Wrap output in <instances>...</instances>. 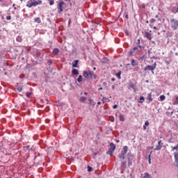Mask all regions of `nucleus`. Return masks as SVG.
<instances>
[{
	"label": "nucleus",
	"instance_id": "obj_1",
	"mask_svg": "<svg viewBox=\"0 0 178 178\" xmlns=\"http://www.w3.org/2000/svg\"><path fill=\"white\" fill-rule=\"evenodd\" d=\"M42 3V1L41 0H38L35 1V0H29L27 2L26 6L28 8H32V6H37V5H41Z\"/></svg>",
	"mask_w": 178,
	"mask_h": 178
},
{
	"label": "nucleus",
	"instance_id": "obj_2",
	"mask_svg": "<svg viewBox=\"0 0 178 178\" xmlns=\"http://www.w3.org/2000/svg\"><path fill=\"white\" fill-rule=\"evenodd\" d=\"M156 69V62H155L152 65H147L144 68V72H147V70H150L152 74H154V70Z\"/></svg>",
	"mask_w": 178,
	"mask_h": 178
},
{
	"label": "nucleus",
	"instance_id": "obj_3",
	"mask_svg": "<svg viewBox=\"0 0 178 178\" xmlns=\"http://www.w3.org/2000/svg\"><path fill=\"white\" fill-rule=\"evenodd\" d=\"M170 26H171V28L172 29V30H177V29H178V20L175 19V18H172L170 20Z\"/></svg>",
	"mask_w": 178,
	"mask_h": 178
},
{
	"label": "nucleus",
	"instance_id": "obj_4",
	"mask_svg": "<svg viewBox=\"0 0 178 178\" xmlns=\"http://www.w3.org/2000/svg\"><path fill=\"white\" fill-rule=\"evenodd\" d=\"M127 159H128V166H131V165H133V161H134V155L131 154V153H128Z\"/></svg>",
	"mask_w": 178,
	"mask_h": 178
},
{
	"label": "nucleus",
	"instance_id": "obj_5",
	"mask_svg": "<svg viewBox=\"0 0 178 178\" xmlns=\"http://www.w3.org/2000/svg\"><path fill=\"white\" fill-rule=\"evenodd\" d=\"M63 5H65V2L63 1H60L58 3V5L57 6V9H58V13L60 14L63 12Z\"/></svg>",
	"mask_w": 178,
	"mask_h": 178
},
{
	"label": "nucleus",
	"instance_id": "obj_6",
	"mask_svg": "<svg viewBox=\"0 0 178 178\" xmlns=\"http://www.w3.org/2000/svg\"><path fill=\"white\" fill-rule=\"evenodd\" d=\"M163 145V143H162V140H159L158 144L156 145V148L154 149L155 151H161V149H162Z\"/></svg>",
	"mask_w": 178,
	"mask_h": 178
},
{
	"label": "nucleus",
	"instance_id": "obj_7",
	"mask_svg": "<svg viewBox=\"0 0 178 178\" xmlns=\"http://www.w3.org/2000/svg\"><path fill=\"white\" fill-rule=\"evenodd\" d=\"M145 38H147V40H152V33H151V31L149 32L146 31L144 33Z\"/></svg>",
	"mask_w": 178,
	"mask_h": 178
},
{
	"label": "nucleus",
	"instance_id": "obj_8",
	"mask_svg": "<svg viewBox=\"0 0 178 178\" xmlns=\"http://www.w3.org/2000/svg\"><path fill=\"white\" fill-rule=\"evenodd\" d=\"M115 149H116V145H115L113 143H110V151L113 152Z\"/></svg>",
	"mask_w": 178,
	"mask_h": 178
},
{
	"label": "nucleus",
	"instance_id": "obj_9",
	"mask_svg": "<svg viewBox=\"0 0 178 178\" xmlns=\"http://www.w3.org/2000/svg\"><path fill=\"white\" fill-rule=\"evenodd\" d=\"M127 151H129V147L124 146L122 150L121 151V152L126 155V154H127Z\"/></svg>",
	"mask_w": 178,
	"mask_h": 178
},
{
	"label": "nucleus",
	"instance_id": "obj_10",
	"mask_svg": "<svg viewBox=\"0 0 178 178\" xmlns=\"http://www.w3.org/2000/svg\"><path fill=\"white\" fill-rule=\"evenodd\" d=\"M173 105H178V96L175 95V99L172 102Z\"/></svg>",
	"mask_w": 178,
	"mask_h": 178
},
{
	"label": "nucleus",
	"instance_id": "obj_11",
	"mask_svg": "<svg viewBox=\"0 0 178 178\" xmlns=\"http://www.w3.org/2000/svg\"><path fill=\"white\" fill-rule=\"evenodd\" d=\"M175 155V163H177V167L178 168V153H174Z\"/></svg>",
	"mask_w": 178,
	"mask_h": 178
},
{
	"label": "nucleus",
	"instance_id": "obj_12",
	"mask_svg": "<svg viewBox=\"0 0 178 178\" xmlns=\"http://www.w3.org/2000/svg\"><path fill=\"white\" fill-rule=\"evenodd\" d=\"M141 178H152V175H149L148 172H145L144 176Z\"/></svg>",
	"mask_w": 178,
	"mask_h": 178
},
{
	"label": "nucleus",
	"instance_id": "obj_13",
	"mask_svg": "<svg viewBox=\"0 0 178 178\" xmlns=\"http://www.w3.org/2000/svg\"><path fill=\"white\" fill-rule=\"evenodd\" d=\"M52 53H53V55L56 56V55H58V54H59V49H58V48L54 49Z\"/></svg>",
	"mask_w": 178,
	"mask_h": 178
},
{
	"label": "nucleus",
	"instance_id": "obj_14",
	"mask_svg": "<svg viewBox=\"0 0 178 178\" xmlns=\"http://www.w3.org/2000/svg\"><path fill=\"white\" fill-rule=\"evenodd\" d=\"M83 76L86 78V79H90V74L87 71H84L83 72Z\"/></svg>",
	"mask_w": 178,
	"mask_h": 178
},
{
	"label": "nucleus",
	"instance_id": "obj_15",
	"mask_svg": "<svg viewBox=\"0 0 178 178\" xmlns=\"http://www.w3.org/2000/svg\"><path fill=\"white\" fill-rule=\"evenodd\" d=\"M131 65L132 66H137V65H138V63L137 62V60H134V59H131Z\"/></svg>",
	"mask_w": 178,
	"mask_h": 178
},
{
	"label": "nucleus",
	"instance_id": "obj_16",
	"mask_svg": "<svg viewBox=\"0 0 178 178\" xmlns=\"http://www.w3.org/2000/svg\"><path fill=\"white\" fill-rule=\"evenodd\" d=\"M172 13H178V6L172 8Z\"/></svg>",
	"mask_w": 178,
	"mask_h": 178
},
{
	"label": "nucleus",
	"instance_id": "obj_17",
	"mask_svg": "<svg viewBox=\"0 0 178 178\" xmlns=\"http://www.w3.org/2000/svg\"><path fill=\"white\" fill-rule=\"evenodd\" d=\"M23 148L25 152H28V151H30V149H31V147H30V145L24 146Z\"/></svg>",
	"mask_w": 178,
	"mask_h": 178
},
{
	"label": "nucleus",
	"instance_id": "obj_18",
	"mask_svg": "<svg viewBox=\"0 0 178 178\" xmlns=\"http://www.w3.org/2000/svg\"><path fill=\"white\" fill-rule=\"evenodd\" d=\"M87 101V97H85L84 96H82L79 98V102H86Z\"/></svg>",
	"mask_w": 178,
	"mask_h": 178
},
{
	"label": "nucleus",
	"instance_id": "obj_19",
	"mask_svg": "<svg viewBox=\"0 0 178 178\" xmlns=\"http://www.w3.org/2000/svg\"><path fill=\"white\" fill-rule=\"evenodd\" d=\"M125 155H126V154H124V153H122V152H121V153L118 154V158H119L120 159H124V156H125Z\"/></svg>",
	"mask_w": 178,
	"mask_h": 178
},
{
	"label": "nucleus",
	"instance_id": "obj_20",
	"mask_svg": "<svg viewBox=\"0 0 178 178\" xmlns=\"http://www.w3.org/2000/svg\"><path fill=\"white\" fill-rule=\"evenodd\" d=\"M147 99L149 102H152V95L151 93L147 94Z\"/></svg>",
	"mask_w": 178,
	"mask_h": 178
},
{
	"label": "nucleus",
	"instance_id": "obj_21",
	"mask_svg": "<svg viewBox=\"0 0 178 178\" xmlns=\"http://www.w3.org/2000/svg\"><path fill=\"white\" fill-rule=\"evenodd\" d=\"M72 73L74 74V76H77V74H79V70L76 69H73Z\"/></svg>",
	"mask_w": 178,
	"mask_h": 178
},
{
	"label": "nucleus",
	"instance_id": "obj_22",
	"mask_svg": "<svg viewBox=\"0 0 178 178\" xmlns=\"http://www.w3.org/2000/svg\"><path fill=\"white\" fill-rule=\"evenodd\" d=\"M129 88H132L133 90H134V91H136V86L134 85L133 83H129Z\"/></svg>",
	"mask_w": 178,
	"mask_h": 178
},
{
	"label": "nucleus",
	"instance_id": "obj_23",
	"mask_svg": "<svg viewBox=\"0 0 178 178\" xmlns=\"http://www.w3.org/2000/svg\"><path fill=\"white\" fill-rule=\"evenodd\" d=\"M88 73H89V77H90V79H92V77L95 76V74H94V72H92V71H89Z\"/></svg>",
	"mask_w": 178,
	"mask_h": 178
},
{
	"label": "nucleus",
	"instance_id": "obj_24",
	"mask_svg": "<svg viewBox=\"0 0 178 178\" xmlns=\"http://www.w3.org/2000/svg\"><path fill=\"white\" fill-rule=\"evenodd\" d=\"M78 63H79V60H75L74 63H72V67H77Z\"/></svg>",
	"mask_w": 178,
	"mask_h": 178
},
{
	"label": "nucleus",
	"instance_id": "obj_25",
	"mask_svg": "<svg viewBox=\"0 0 178 178\" xmlns=\"http://www.w3.org/2000/svg\"><path fill=\"white\" fill-rule=\"evenodd\" d=\"M143 102H144V97L140 96V98H139L138 103L139 104H143Z\"/></svg>",
	"mask_w": 178,
	"mask_h": 178
},
{
	"label": "nucleus",
	"instance_id": "obj_26",
	"mask_svg": "<svg viewBox=\"0 0 178 178\" xmlns=\"http://www.w3.org/2000/svg\"><path fill=\"white\" fill-rule=\"evenodd\" d=\"M78 83H81L83 81V76L81 75H79L78 79H77Z\"/></svg>",
	"mask_w": 178,
	"mask_h": 178
},
{
	"label": "nucleus",
	"instance_id": "obj_27",
	"mask_svg": "<svg viewBox=\"0 0 178 178\" xmlns=\"http://www.w3.org/2000/svg\"><path fill=\"white\" fill-rule=\"evenodd\" d=\"M34 22H35V23H41V19H40V17H35V18L34 19Z\"/></svg>",
	"mask_w": 178,
	"mask_h": 178
},
{
	"label": "nucleus",
	"instance_id": "obj_28",
	"mask_svg": "<svg viewBox=\"0 0 178 178\" xmlns=\"http://www.w3.org/2000/svg\"><path fill=\"white\" fill-rule=\"evenodd\" d=\"M22 90H23V88H22V86H17V90L19 92H22Z\"/></svg>",
	"mask_w": 178,
	"mask_h": 178
},
{
	"label": "nucleus",
	"instance_id": "obj_29",
	"mask_svg": "<svg viewBox=\"0 0 178 178\" xmlns=\"http://www.w3.org/2000/svg\"><path fill=\"white\" fill-rule=\"evenodd\" d=\"M16 40L18 42H22L23 39L22 38V36H17Z\"/></svg>",
	"mask_w": 178,
	"mask_h": 178
},
{
	"label": "nucleus",
	"instance_id": "obj_30",
	"mask_svg": "<svg viewBox=\"0 0 178 178\" xmlns=\"http://www.w3.org/2000/svg\"><path fill=\"white\" fill-rule=\"evenodd\" d=\"M171 148H172V151H175V149L176 151H178V145H177L175 147L172 146Z\"/></svg>",
	"mask_w": 178,
	"mask_h": 178
},
{
	"label": "nucleus",
	"instance_id": "obj_31",
	"mask_svg": "<svg viewBox=\"0 0 178 178\" xmlns=\"http://www.w3.org/2000/svg\"><path fill=\"white\" fill-rule=\"evenodd\" d=\"M120 120L121 122H124V115H120Z\"/></svg>",
	"mask_w": 178,
	"mask_h": 178
},
{
	"label": "nucleus",
	"instance_id": "obj_32",
	"mask_svg": "<svg viewBox=\"0 0 178 178\" xmlns=\"http://www.w3.org/2000/svg\"><path fill=\"white\" fill-rule=\"evenodd\" d=\"M165 99H166V97H165V95L160 96V101H165Z\"/></svg>",
	"mask_w": 178,
	"mask_h": 178
},
{
	"label": "nucleus",
	"instance_id": "obj_33",
	"mask_svg": "<svg viewBox=\"0 0 178 178\" xmlns=\"http://www.w3.org/2000/svg\"><path fill=\"white\" fill-rule=\"evenodd\" d=\"M35 56H36V58H40V56H41V52L37 51Z\"/></svg>",
	"mask_w": 178,
	"mask_h": 178
},
{
	"label": "nucleus",
	"instance_id": "obj_34",
	"mask_svg": "<svg viewBox=\"0 0 178 178\" xmlns=\"http://www.w3.org/2000/svg\"><path fill=\"white\" fill-rule=\"evenodd\" d=\"M120 74H122V72L120 71L116 74V76H117L118 79H121Z\"/></svg>",
	"mask_w": 178,
	"mask_h": 178
},
{
	"label": "nucleus",
	"instance_id": "obj_35",
	"mask_svg": "<svg viewBox=\"0 0 178 178\" xmlns=\"http://www.w3.org/2000/svg\"><path fill=\"white\" fill-rule=\"evenodd\" d=\"M137 49H138V47H134L133 51H131V54H134V51H137Z\"/></svg>",
	"mask_w": 178,
	"mask_h": 178
},
{
	"label": "nucleus",
	"instance_id": "obj_36",
	"mask_svg": "<svg viewBox=\"0 0 178 178\" xmlns=\"http://www.w3.org/2000/svg\"><path fill=\"white\" fill-rule=\"evenodd\" d=\"M47 65H48L49 66H51V65H52V60H49L47 61Z\"/></svg>",
	"mask_w": 178,
	"mask_h": 178
},
{
	"label": "nucleus",
	"instance_id": "obj_37",
	"mask_svg": "<svg viewBox=\"0 0 178 178\" xmlns=\"http://www.w3.org/2000/svg\"><path fill=\"white\" fill-rule=\"evenodd\" d=\"M122 166H123V168H126V161H122Z\"/></svg>",
	"mask_w": 178,
	"mask_h": 178
},
{
	"label": "nucleus",
	"instance_id": "obj_38",
	"mask_svg": "<svg viewBox=\"0 0 178 178\" xmlns=\"http://www.w3.org/2000/svg\"><path fill=\"white\" fill-rule=\"evenodd\" d=\"M148 162H149V165H151V153H150V154L149 155Z\"/></svg>",
	"mask_w": 178,
	"mask_h": 178
},
{
	"label": "nucleus",
	"instance_id": "obj_39",
	"mask_svg": "<svg viewBox=\"0 0 178 178\" xmlns=\"http://www.w3.org/2000/svg\"><path fill=\"white\" fill-rule=\"evenodd\" d=\"M26 97L30 98V97H31V92H26Z\"/></svg>",
	"mask_w": 178,
	"mask_h": 178
},
{
	"label": "nucleus",
	"instance_id": "obj_40",
	"mask_svg": "<svg viewBox=\"0 0 178 178\" xmlns=\"http://www.w3.org/2000/svg\"><path fill=\"white\" fill-rule=\"evenodd\" d=\"M149 22H150V23H155V22H156V20L155 19L152 18L150 19Z\"/></svg>",
	"mask_w": 178,
	"mask_h": 178
},
{
	"label": "nucleus",
	"instance_id": "obj_41",
	"mask_svg": "<svg viewBox=\"0 0 178 178\" xmlns=\"http://www.w3.org/2000/svg\"><path fill=\"white\" fill-rule=\"evenodd\" d=\"M54 0H49V5L52 6L54 5Z\"/></svg>",
	"mask_w": 178,
	"mask_h": 178
},
{
	"label": "nucleus",
	"instance_id": "obj_42",
	"mask_svg": "<svg viewBox=\"0 0 178 178\" xmlns=\"http://www.w3.org/2000/svg\"><path fill=\"white\" fill-rule=\"evenodd\" d=\"M91 170H92V168L88 166V171L91 172Z\"/></svg>",
	"mask_w": 178,
	"mask_h": 178
},
{
	"label": "nucleus",
	"instance_id": "obj_43",
	"mask_svg": "<svg viewBox=\"0 0 178 178\" xmlns=\"http://www.w3.org/2000/svg\"><path fill=\"white\" fill-rule=\"evenodd\" d=\"M10 19H12V17L10 15L6 17V20H10Z\"/></svg>",
	"mask_w": 178,
	"mask_h": 178
},
{
	"label": "nucleus",
	"instance_id": "obj_44",
	"mask_svg": "<svg viewBox=\"0 0 178 178\" xmlns=\"http://www.w3.org/2000/svg\"><path fill=\"white\" fill-rule=\"evenodd\" d=\"M147 53H148L149 58H151V54H152V52H151V50H148Z\"/></svg>",
	"mask_w": 178,
	"mask_h": 178
},
{
	"label": "nucleus",
	"instance_id": "obj_45",
	"mask_svg": "<svg viewBox=\"0 0 178 178\" xmlns=\"http://www.w3.org/2000/svg\"><path fill=\"white\" fill-rule=\"evenodd\" d=\"M149 122L145 121V126H149Z\"/></svg>",
	"mask_w": 178,
	"mask_h": 178
},
{
	"label": "nucleus",
	"instance_id": "obj_46",
	"mask_svg": "<svg viewBox=\"0 0 178 178\" xmlns=\"http://www.w3.org/2000/svg\"><path fill=\"white\" fill-rule=\"evenodd\" d=\"M150 59H156V57L155 56H153L150 57Z\"/></svg>",
	"mask_w": 178,
	"mask_h": 178
},
{
	"label": "nucleus",
	"instance_id": "obj_47",
	"mask_svg": "<svg viewBox=\"0 0 178 178\" xmlns=\"http://www.w3.org/2000/svg\"><path fill=\"white\" fill-rule=\"evenodd\" d=\"M116 108H118V106L116 104L113 106V109H116Z\"/></svg>",
	"mask_w": 178,
	"mask_h": 178
},
{
	"label": "nucleus",
	"instance_id": "obj_48",
	"mask_svg": "<svg viewBox=\"0 0 178 178\" xmlns=\"http://www.w3.org/2000/svg\"><path fill=\"white\" fill-rule=\"evenodd\" d=\"M143 130H147V126H143Z\"/></svg>",
	"mask_w": 178,
	"mask_h": 178
},
{
	"label": "nucleus",
	"instance_id": "obj_49",
	"mask_svg": "<svg viewBox=\"0 0 178 178\" xmlns=\"http://www.w3.org/2000/svg\"><path fill=\"white\" fill-rule=\"evenodd\" d=\"M104 62H106L108 60V58H104Z\"/></svg>",
	"mask_w": 178,
	"mask_h": 178
},
{
	"label": "nucleus",
	"instance_id": "obj_50",
	"mask_svg": "<svg viewBox=\"0 0 178 178\" xmlns=\"http://www.w3.org/2000/svg\"><path fill=\"white\" fill-rule=\"evenodd\" d=\"M138 47H140V49H143V48H144V47H143V46L138 45Z\"/></svg>",
	"mask_w": 178,
	"mask_h": 178
},
{
	"label": "nucleus",
	"instance_id": "obj_51",
	"mask_svg": "<svg viewBox=\"0 0 178 178\" xmlns=\"http://www.w3.org/2000/svg\"><path fill=\"white\" fill-rule=\"evenodd\" d=\"M112 89H113V90H115V85H113V86H112Z\"/></svg>",
	"mask_w": 178,
	"mask_h": 178
},
{
	"label": "nucleus",
	"instance_id": "obj_52",
	"mask_svg": "<svg viewBox=\"0 0 178 178\" xmlns=\"http://www.w3.org/2000/svg\"><path fill=\"white\" fill-rule=\"evenodd\" d=\"M155 17H156V19H159V15H156Z\"/></svg>",
	"mask_w": 178,
	"mask_h": 178
},
{
	"label": "nucleus",
	"instance_id": "obj_53",
	"mask_svg": "<svg viewBox=\"0 0 178 178\" xmlns=\"http://www.w3.org/2000/svg\"><path fill=\"white\" fill-rule=\"evenodd\" d=\"M111 81H115V78H112Z\"/></svg>",
	"mask_w": 178,
	"mask_h": 178
},
{
	"label": "nucleus",
	"instance_id": "obj_54",
	"mask_svg": "<svg viewBox=\"0 0 178 178\" xmlns=\"http://www.w3.org/2000/svg\"><path fill=\"white\" fill-rule=\"evenodd\" d=\"M97 105H101V102H98Z\"/></svg>",
	"mask_w": 178,
	"mask_h": 178
},
{
	"label": "nucleus",
	"instance_id": "obj_55",
	"mask_svg": "<svg viewBox=\"0 0 178 178\" xmlns=\"http://www.w3.org/2000/svg\"><path fill=\"white\" fill-rule=\"evenodd\" d=\"M93 70H97V68L95 67H94Z\"/></svg>",
	"mask_w": 178,
	"mask_h": 178
},
{
	"label": "nucleus",
	"instance_id": "obj_56",
	"mask_svg": "<svg viewBox=\"0 0 178 178\" xmlns=\"http://www.w3.org/2000/svg\"><path fill=\"white\" fill-rule=\"evenodd\" d=\"M88 94V93L86 92H84V95H87Z\"/></svg>",
	"mask_w": 178,
	"mask_h": 178
},
{
	"label": "nucleus",
	"instance_id": "obj_57",
	"mask_svg": "<svg viewBox=\"0 0 178 178\" xmlns=\"http://www.w3.org/2000/svg\"><path fill=\"white\" fill-rule=\"evenodd\" d=\"M138 44H140V39L138 40Z\"/></svg>",
	"mask_w": 178,
	"mask_h": 178
},
{
	"label": "nucleus",
	"instance_id": "obj_58",
	"mask_svg": "<svg viewBox=\"0 0 178 178\" xmlns=\"http://www.w3.org/2000/svg\"><path fill=\"white\" fill-rule=\"evenodd\" d=\"M176 56H178V53H175Z\"/></svg>",
	"mask_w": 178,
	"mask_h": 178
},
{
	"label": "nucleus",
	"instance_id": "obj_59",
	"mask_svg": "<svg viewBox=\"0 0 178 178\" xmlns=\"http://www.w3.org/2000/svg\"><path fill=\"white\" fill-rule=\"evenodd\" d=\"M99 90H102V88H99Z\"/></svg>",
	"mask_w": 178,
	"mask_h": 178
},
{
	"label": "nucleus",
	"instance_id": "obj_60",
	"mask_svg": "<svg viewBox=\"0 0 178 178\" xmlns=\"http://www.w3.org/2000/svg\"><path fill=\"white\" fill-rule=\"evenodd\" d=\"M129 17V15H126V18L127 19V17Z\"/></svg>",
	"mask_w": 178,
	"mask_h": 178
},
{
	"label": "nucleus",
	"instance_id": "obj_61",
	"mask_svg": "<svg viewBox=\"0 0 178 178\" xmlns=\"http://www.w3.org/2000/svg\"><path fill=\"white\" fill-rule=\"evenodd\" d=\"M1 149H2V147L0 146V151H1Z\"/></svg>",
	"mask_w": 178,
	"mask_h": 178
},
{
	"label": "nucleus",
	"instance_id": "obj_62",
	"mask_svg": "<svg viewBox=\"0 0 178 178\" xmlns=\"http://www.w3.org/2000/svg\"><path fill=\"white\" fill-rule=\"evenodd\" d=\"M117 143H119V140H117Z\"/></svg>",
	"mask_w": 178,
	"mask_h": 178
},
{
	"label": "nucleus",
	"instance_id": "obj_63",
	"mask_svg": "<svg viewBox=\"0 0 178 178\" xmlns=\"http://www.w3.org/2000/svg\"><path fill=\"white\" fill-rule=\"evenodd\" d=\"M154 29H156V26H154Z\"/></svg>",
	"mask_w": 178,
	"mask_h": 178
},
{
	"label": "nucleus",
	"instance_id": "obj_64",
	"mask_svg": "<svg viewBox=\"0 0 178 178\" xmlns=\"http://www.w3.org/2000/svg\"><path fill=\"white\" fill-rule=\"evenodd\" d=\"M146 23H148V21H146Z\"/></svg>",
	"mask_w": 178,
	"mask_h": 178
}]
</instances>
